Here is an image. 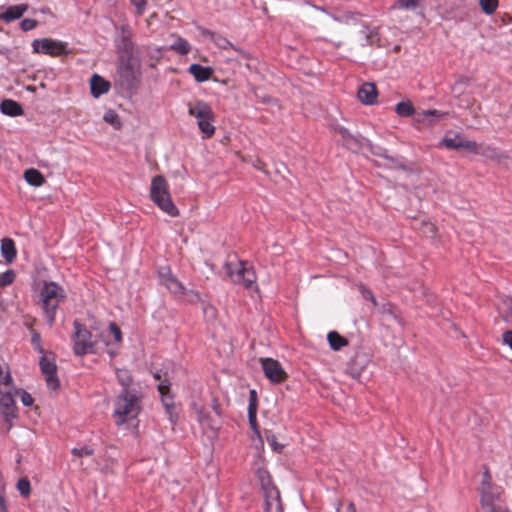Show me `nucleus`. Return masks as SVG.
<instances>
[{
  "label": "nucleus",
  "mask_w": 512,
  "mask_h": 512,
  "mask_svg": "<svg viewBox=\"0 0 512 512\" xmlns=\"http://www.w3.org/2000/svg\"><path fill=\"white\" fill-rule=\"evenodd\" d=\"M0 388H3L4 390H8V389H11V388H15L12 383H13V379H12V376L10 374V371L7 370L5 374H3L2 377H0Z\"/></svg>",
  "instance_id": "43"
},
{
  "label": "nucleus",
  "mask_w": 512,
  "mask_h": 512,
  "mask_svg": "<svg viewBox=\"0 0 512 512\" xmlns=\"http://www.w3.org/2000/svg\"><path fill=\"white\" fill-rule=\"evenodd\" d=\"M397 5L405 10H414L418 6V0H398Z\"/></svg>",
  "instance_id": "47"
},
{
  "label": "nucleus",
  "mask_w": 512,
  "mask_h": 512,
  "mask_svg": "<svg viewBox=\"0 0 512 512\" xmlns=\"http://www.w3.org/2000/svg\"><path fill=\"white\" fill-rule=\"evenodd\" d=\"M115 376L121 389H141L139 386L133 384V376L128 369L116 368Z\"/></svg>",
  "instance_id": "18"
},
{
  "label": "nucleus",
  "mask_w": 512,
  "mask_h": 512,
  "mask_svg": "<svg viewBox=\"0 0 512 512\" xmlns=\"http://www.w3.org/2000/svg\"><path fill=\"white\" fill-rule=\"evenodd\" d=\"M13 391H14L15 397L20 396V400L24 406L29 407V406L33 405L34 400H33L32 396L27 391H25L23 389H18V388H13Z\"/></svg>",
  "instance_id": "36"
},
{
  "label": "nucleus",
  "mask_w": 512,
  "mask_h": 512,
  "mask_svg": "<svg viewBox=\"0 0 512 512\" xmlns=\"http://www.w3.org/2000/svg\"><path fill=\"white\" fill-rule=\"evenodd\" d=\"M346 509L347 512H357L356 506L353 502H349Z\"/></svg>",
  "instance_id": "58"
},
{
  "label": "nucleus",
  "mask_w": 512,
  "mask_h": 512,
  "mask_svg": "<svg viewBox=\"0 0 512 512\" xmlns=\"http://www.w3.org/2000/svg\"><path fill=\"white\" fill-rule=\"evenodd\" d=\"M427 228L430 230V231H433V225L431 223L429 224H426Z\"/></svg>",
  "instance_id": "62"
},
{
  "label": "nucleus",
  "mask_w": 512,
  "mask_h": 512,
  "mask_svg": "<svg viewBox=\"0 0 512 512\" xmlns=\"http://www.w3.org/2000/svg\"><path fill=\"white\" fill-rule=\"evenodd\" d=\"M358 98L365 105H372L377 99V89L373 83H364L358 89Z\"/></svg>",
  "instance_id": "17"
},
{
  "label": "nucleus",
  "mask_w": 512,
  "mask_h": 512,
  "mask_svg": "<svg viewBox=\"0 0 512 512\" xmlns=\"http://www.w3.org/2000/svg\"><path fill=\"white\" fill-rule=\"evenodd\" d=\"M248 421L250 428L254 432V434L257 437H260V430L257 423V405L255 404V401L252 400L250 403H248Z\"/></svg>",
  "instance_id": "25"
},
{
  "label": "nucleus",
  "mask_w": 512,
  "mask_h": 512,
  "mask_svg": "<svg viewBox=\"0 0 512 512\" xmlns=\"http://www.w3.org/2000/svg\"><path fill=\"white\" fill-rule=\"evenodd\" d=\"M37 21L31 18H25L20 22V27L23 31H30L36 28Z\"/></svg>",
  "instance_id": "48"
},
{
  "label": "nucleus",
  "mask_w": 512,
  "mask_h": 512,
  "mask_svg": "<svg viewBox=\"0 0 512 512\" xmlns=\"http://www.w3.org/2000/svg\"><path fill=\"white\" fill-rule=\"evenodd\" d=\"M120 84L129 91L137 89L141 80L140 64L131 59L121 62L118 67Z\"/></svg>",
  "instance_id": "6"
},
{
  "label": "nucleus",
  "mask_w": 512,
  "mask_h": 512,
  "mask_svg": "<svg viewBox=\"0 0 512 512\" xmlns=\"http://www.w3.org/2000/svg\"><path fill=\"white\" fill-rule=\"evenodd\" d=\"M265 437H266L267 443L269 444V446L272 448L273 451L278 452V453H280L282 451L284 446L277 442L276 437L272 432L266 431Z\"/></svg>",
  "instance_id": "39"
},
{
  "label": "nucleus",
  "mask_w": 512,
  "mask_h": 512,
  "mask_svg": "<svg viewBox=\"0 0 512 512\" xmlns=\"http://www.w3.org/2000/svg\"><path fill=\"white\" fill-rule=\"evenodd\" d=\"M142 389H120L114 400L112 416L115 424L122 426L135 420L142 410Z\"/></svg>",
  "instance_id": "1"
},
{
  "label": "nucleus",
  "mask_w": 512,
  "mask_h": 512,
  "mask_svg": "<svg viewBox=\"0 0 512 512\" xmlns=\"http://www.w3.org/2000/svg\"><path fill=\"white\" fill-rule=\"evenodd\" d=\"M261 366L264 375L272 383H281L287 377V373L284 371L280 362L273 358H262Z\"/></svg>",
  "instance_id": "10"
},
{
  "label": "nucleus",
  "mask_w": 512,
  "mask_h": 512,
  "mask_svg": "<svg viewBox=\"0 0 512 512\" xmlns=\"http://www.w3.org/2000/svg\"><path fill=\"white\" fill-rule=\"evenodd\" d=\"M72 454L77 457L90 456L93 454V449L88 446L74 447L71 450Z\"/></svg>",
  "instance_id": "44"
},
{
  "label": "nucleus",
  "mask_w": 512,
  "mask_h": 512,
  "mask_svg": "<svg viewBox=\"0 0 512 512\" xmlns=\"http://www.w3.org/2000/svg\"><path fill=\"white\" fill-rule=\"evenodd\" d=\"M188 71L197 82H205L209 80L213 74L211 67L202 66L200 64H191Z\"/></svg>",
  "instance_id": "20"
},
{
  "label": "nucleus",
  "mask_w": 512,
  "mask_h": 512,
  "mask_svg": "<svg viewBox=\"0 0 512 512\" xmlns=\"http://www.w3.org/2000/svg\"><path fill=\"white\" fill-rule=\"evenodd\" d=\"M1 254L7 263H12L15 260L17 256V251L15 243L11 238L2 239Z\"/></svg>",
  "instance_id": "21"
},
{
  "label": "nucleus",
  "mask_w": 512,
  "mask_h": 512,
  "mask_svg": "<svg viewBox=\"0 0 512 512\" xmlns=\"http://www.w3.org/2000/svg\"><path fill=\"white\" fill-rule=\"evenodd\" d=\"M479 5L486 15H491L497 10L499 0H479Z\"/></svg>",
  "instance_id": "31"
},
{
  "label": "nucleus",
  "mask_w": 512,
  "mask_h": 512,
  "mask_svg": "<svg viewBox=\"0 0 512 512\" xmlns=\"http://www.w3.org/2000/svg\"><path fill=\"white\" fill-rule=\"evenodd\" d=\"M109 331L117 343H120L122 341V332L116 323H114V322L109 323Z\"/></svg>",
  "instance_id": "46"
},
{
  "label": "nucleus",
  "mask_w": 512,
  "mask_h": 512,
  "mask_svg": "<svg viewBox=\"0 0 512 512\" xmlns=\"http://www.w3.org/2000/svg\"><path fill=\"white\" fill-rule=\"evenodd\" d=\"M484 512H510L507 509H503L501 507H491V509H486Z\"/></svg>",
  "instance_id": "56"
},
{
  "label": "nucleus",
  "mask_w": 512,
  "mask_h": 512,
  "mask_svg": "<svg viewBox=\"0 0 512 512\" xmlns=\"http://www.w3.org/2000/svg\"><path fill=\"white\" fill-rule=\"evenodd\" d=\"M171 382L168 379H163L158 384V391L162 393H170Z\"/></svg>",
  "instance_id": "50"
},
{
  "label": "nucleus",
  "mask_w": 512,
  "mask_h": 512,
  "mask_svg": "<svg viewBox=\"0 0 512 512\" xmlns=\"http://www.w3.org/2000/svg\"><path fill=\"white\" fill-rule=\"evenodd\" d=\"M0 110L3 114L8 116H20L23 114V109L21 105L11 99H5L0 104Z\"/></svg>",
  "instance_id": "22"
},
{
  "label": "nucleus",
  "mask_w": 512,
  "mask_h": 512,
  "mask_svg": "<svg viewBox=\"0 0 512 512\" xmlns=\"http://www.w3.org/2000/svg\"><path fill=\"white\" fill-rule=\"evenodd\" d=\"M151 200L165 213L171 217L179 214L170 194H149Z\"/></svg>",
  "instance_id": "15"
},
{
  "label": "nucleus",
  "mask_w": 512,
  "mask_h": 512,
  "mask_svg": "<svg viewBox=\"0 0 512 512\" xmlns=\"http://www.w3.org/2000/svg\"><path fill=\"white\" fill-rule=\"evenodd\" d=\"M447 113L445 112H441V111H438V110H435V109H432V110H426L423 112V115L428 117V116H437V117H443L445 116Z\"/></svg>",
  "instance_id": "54"
},
{
  "label": "nucleus",
  "mask_w": 512,
  "mask_h": 512,
  "mask_svg": "<svg viewBox=\"0 0 512 512\" xmlns=\"http://www.w3.org/2000/svg\"><path fill=\"white\" fill-rule=\"evenodd\" d=\"M266 512H283L280 492L274 485L263 488Z\"/></svg>",
  "instance_id": "13"
},
{
  "label": "nucleus",
  "mask_w": 512,
  "mask_h": 512,
  "mask_svg": "<svg viewBox=\"0 0 512 512\" xmlns=\"http://www.w3.org/2000/svg\"><path fill=\"white\" fill-rule=\"evenodd\" d=\"M16 487L21 496L25 498L29 497L31 493V484L27 478H20L17 482Z\"/></svg>",
  "instance_id": "34"
},
{
  "label": "nucleus",
  "mask_w": 512,
  "mask_h": 512,
  "mask_svg": "<svg viewBox=\"0 0 512 512\" xmlns=\"http://www.w3.org/2000/svg\"><path fill=\"white\" fill-rule=\"evenodd\" d=\"M360 34L362 35V37L364 38V41L362 44H373L374 41H375V37L377 35V32L375 31V29L373 30H370L368 28H364Z\"/></svg>",
  "instance_id": "42"
},
{
  "label": "nucleus",
  "mask_w": 512,
  "mask_h": 512,
  "mask_svg": "<svg viewBox=\"0 0 512 512\" xmlns=\"http://www.w3.org/2000/svg\"><path fill=\"white\" fill-rule=\"evenodd\" d=\"M395 111L400 117H409L414 114L415 109L410 101H402L396 105Z\"/></svg>",
  "instance_id": "30"
},
{
  "label": "nucleus",
  "mask_w": 512,
  "mask_h": 512,
  "mask_svg": "<svg viewBox=\"0 0 512 512\" xmlns=\"http://www.w3.org/2000/svg\"><path fill=\"white\" fill-rule=\"evenodd\" d=\"M188 114L194 117L203 139L211 138L216 131L215 114L212 107L203 100H196L187 104Z\"/></svg>",
  "instance_id": "4"
},
{
  "label": "nucleus",
  "mask_w": 512,
  "mask_h": 512,
  "mask_svg": "<svg viewBox=\"0 0 512 512\" xmlns=\"http://www.w3.org/2000/svg\"><path fill=\"white\" fill-rule=\"evenodd\" d=\"M31 344L35 351L44 354V349L41 345V336L37 331H32L31 333Z\"/></svg>",
  "instance_id": "41"
},
{
  "label": "nucleus",
  "mask_w": 512,
  "mask_h": 512,
  "mask_svg": "<svg viewBox=\"0 0 512 512\" xmlns=\"http://www.w3.org/2000/svg\"><path fill=\"white\" fill-rule=\"evenodd\" d=\"M161 403L163 408H169V405H175L173 395L171 393H162Z\"/></svg>",
  "instance_id": "49"
},
{
  "label": "nucleus",
  "mask_w": 512,
  "mask_h": 512,
  "mask_svg": "<svg viewBox=\"0 0 512 512\" xmlns=\"http://www.w3.org/2000/svg\"><path fill=\"white\" fill-rule=\"evenodd\" d=\"M28 9L27 4H18L9 6L5 12L0 14V20L5 22H11L13 20L19 19Z\"/></svg>",
  "instance_id": "19"
},
{
  "label": "nucleus",
  "mask_w": 512,
  "mask_h": 512,
  "mask_svg": "<svg viewBox=\"0 0 512 512\" xmlns=\"http://www.w3.org/2000/svg\"><path fill=\"white\" fill-rule=\"evenodd\" d=\"M336 132L341 136L344 145L349 149H354L358 146V140L346 128L337 127Z\"/></svg>",
  "instance_id": "27"
},
{
  "label": "nucleus",
  "mask_w": 512,
  "mask_h": 512,
  "mask_svg": "<svg viewBox=\"0 0 512 512\" xmlns=\"http://www.w3.org/2000/svg\"><path fill=\"white\" fill-rule=\"evenodd\" d=\"M491 484H493V482H492L490 472L488 469H485V471L483 472V477H482V482H481L480 487L489 486Z\"/></svg>",
  "instance_id": "52"
},
{
  "label": "nucleus",
  "mask_w": 512,
  "mask_h": 512,
  "mask_svg": "<svg viewBox=\"0 0 512 512\" xmlns=\"http://www.w3.org/2000/svg\"><path fill=\"white\" fill-rule=\"evenodd\" d=\"M174 37L173 43L169 46V49L180 54L187 55L191 50L190 43L179 35H172Z\"/></svg>",
  "instance_id": "23"
},
{
  "label": "nucleus",
  "mask_w": 512,
  "mask_h": 512,
  "mask_svg": "<svg viewBox=\"0 0 512 512\" xmlns=\"http://www.w3.org/2000/svg\"><path fill=\"white\" fill-rule=\"evenodd\" d=\"M254 400L255 401V404L257 405V399H256V391L253 389V390H250V397H249V403Z\"/></svg>",
  "instance_id": "59"
},
{
  "label": "nucleus",
  "mask_w": 512,
  "mask_h": 512,
  "mask_svg": "<svg viewBox=\"0 0 512 512\" xmlns=\"http://www.w3.org/2000/svg\"><path fill=\"white\" fill-rule=\"evenodd\" d=\"M103 119L112 125L115 129H119L121 127V121L118 114L114 110H107L103 116Z\"/></svg>",
  "instance_id": "32"
},
{
  "label": "nucleus",
  "mask_w": 512,
  "mask_h": 512,
  "mask_svg": "<svg viewBox=\"0 0 512 512\" xmlns=\"http://www.w3.org/2000/svg\"><path fill=\"white\" fill-rule=\"evenodd\" d=\"M460 149L466 150L473 154H480L482 152V145L475 141L467 140L464 138Z\"/></svg>",
  "instance_id": "33"
},
{
  "label": "nucleus",
  "mask_w": 512,
  "mask_h": 512,
  "mask_svg": "<svg viewBox=\"0 0 512 512\" xmlns=\"http://www.w3.org/2000/svg\"><path fill=\"white\" fill-rule=\"evenodd\" d=\"M327 340L332 350L339 351L343 347L348 345V341L345 337L341 336L336 331H330L327 334Z\"/></svg>",
  "instance_id": "24"
},
{
  "label": "nucleus",
  "mask_w": 512,
  "mask_h": 512,
  "mask_svg": "<svg viewBox=\"0 0 512 512\" xmlns=\"http://www.w3.org/2000/svg\"><path fill=\"white\" fill-rule=\"evenodd\" d=\"M111 84L98 74H93L90 79V90L94 98H99L110 90Z\"/></svg>",
  "instance_id": "16"
},
{
  "label": "nucleus",
  "mask_w": 512,
  "mask_h": 512,
  "mask_svg": "<svg viewBox=\"0 0 512 512\" xmlns=\"http://www.w3.org/2000/svg\"><path fill=\"white\" fill-rule=\"evenodd\" d=\"M34 53L50 56H60L66 53V44L51 38H39L32 42Z\"/></svg>",
  "instance_id": "8"
},
{
  "label": "nucleus",
  "mask_w": 512,
  "mask_h": 512,
  "mask_svg": "<svg viewBox=\"0 0 512 512\" xmlns=\"http://www.w3.org/2000/svg\"><path fill=\"white\" fill-rule=\"evenodd\" d=\"M4 374V370H3V367L2 365L0 364V377H2Z\"/></svg>",
  "instance_id": "63"
},
{
  "label": "nucleus",
  "mask_w": 512,
  "mask_h": 512,
  "mask_svg": "<svg viewBox=\"0 0 512 512\" xmlns=\"http://www.w3.org/2000/svg\"><path fill=\"white\" fill-rule=\"evenodd\" d=\"M108 354L110 355L111 358H113V357H115L117 355V351L109 349L108 350Z\"/></svg>",
  "instance_id": "61"
},
{
  "label": "nucleus",
  "mask_w": 512,
  "mask_h": 512,
  "mask_svg": "<svg viewBox=\"0 0 512 512\" xmlns=\"http://www.w3.org/2000/svg\"><path fill=\"white\" fill-rule=\"evenodd\" d=\"M165 414L168 417V420L172 427H175L178 423L179 413L176 408V405H169V408H164Z\"/></svg>",
  "instance_id": "38"
},
{
  "label": "nucleus",
  "mask_w": 512,
  "mask_h": 512,
  "mask_svg": "<svg viewBox=\"0 0 512 512\" xmlns=\"http://www.w3.org/2000/svg\"><path fill=\"white\" fill-rule=\"evenodd\" d=\"M130 3L135 7L137 16L144 14L147 7V0H129Z\"/></svg>",
  "instance_id": "45"
},
{
  "label": "nucleus",
  "mask_w": 512,
  "mask_h": 512,
  "mask_svg": "<svg viewBox=\"0 0 512 512\" xmlns=\"http://www.w3.org/2000/svg\"><path fill=\"white\" fill-rule=\"evenodd\" d=\"M160 284L164 285L170 293L180 297L183 301L196 304L204 303L202 295L194 289H187L178 278L172 274L169 267H161L158 271Z\"/></svg>",
  "instance_id": "3"
},
{
  "label": "nucleus",
  "mask_w": 512,
  "mask_h": 512,
  "mask_svg": "<svg viewBox=\"0 0 512 512\" xmlns=\"http://www.w3.org/2000/svg\"><path fill=\"white\" fill-rule=\"evenodd\" d=\"M330 16L334 21H337V22H348L349 19L353 18V15L351 13H346L343 15L330 14Z\"/></svg>",
  "instance_id": "51"
},
{
  "label": "nucleus",
  "mask_w": 512,
  "mask_h": 512,
  "mask_svg": "<svg viewBox=\"0 0 512 512\" xmlns=\"http://www.w3.org/2000/svg\"><path fill=\"white\" fill-rule=\"evenodd\" d=\"M479 492L482 507L486 510L495 507V502L501 500L504 490L501 486L493 483L489 486L480 487Z\"/></svg>",
  "instance_id": "12"
},
{
  "label": "nucleus",
  "mask_w": 512,
  "mask_h": 512,
  "mask_svg": "<svg viewBox=\"0 0 512 512\" xmlns=\"http://www.w3.org/2000/svg\"><path fill=\"white\" fill-rule=\"evenodd\" d=\"M166 190L167 185L163 177L156 176L155 178H153L150 192H166Z\"/></svg>",
  "instance_id": "35"
},
{
  "label": "nucleus",
  "mask_w": 512,
  "mask_h": 512,
  "mask_svg": "<svg viewBox=\"0 0 512 512\" xmlns=\"http://www.w3.org/2000/svg\"><path fill=\"white\" fill-rule=\"evenodd\" d=\"M227 273L236 283H242L245 287L250 288L255 284L257 277L253 268L245 267L242 263L236 268V271L232 269L231 264L226 265Z\"/></svg>",
  "instance_id": "9"
},
{
  "label": "nucleus",
  "mask_w": 512,
  "mask_h": 512,
  "mask_svg": "<svg viewBox=\"0 0 512 512\" xmlns=\"http://www.w3.org/2000/svg\"><path fill=\"white\" fill-rule=\"evenodd\" d=\"M204 35H207L209 39L221 49L234 48L233 44L228 39L215 32L207 30L204 32Z\"/></svg>",
  "instance_id": "28"
},
{
  "label": "nucleus",
  "mask_w": 512,
  "mask_h": 512,
  "mask_svg": "<svg viewBox=\"0 0 512 512\" xmlns=\"http://www.w3.org/2000/svg\"><path fill=\"white\" fill-rule=\"evenodd\" d=\"M463 137L460 134H455L452 137L445 136L438 144V147H445L450 150H459L461 148Z\"/></svg>",
  "instance_id": "26"
},
{
  "label": "nucleus",
  "mask_w": 512,
  "mask_h": 512,
  "mask_svg": "<svg viewBox=\"0 0 512 512\" xmlns=\"http://www.w3.org/2000/svg\"><path fill=\"white\" fill-rule=\"evenodd\" d=\"M213 410H214V412L216 413V415H217L218 417H220V416H221V410H220V408H219V405H218L217 401H214V404H213Z\"/></svg>",
  "instance_id": "57"
},
{
  "label": "nucleus",
  "mask_w": 512,
  "mask_h": 512,
  "mask_svg": "<svg viewBox=\"0 0 512 512\" xmlns=\"http://www.w3.org/2000/svg\"><path fill=\"white\" fill-rule=\"evenodd\" d=\"M154 377H155L156 379H160V374H159V373H155V374H154Z\"/></svg>",
  "instance_id": "64"
},
{
  "label": "nucleus",
  "mask_w": 512,
  "mask_h": 512,
  "mask_svg": "<svg viewBox=\"0 0 512 512\" xmlns=\"http://www.w3.org/2000/svg\"><path fill=\"white\" fill-rule=\"evenodd\" d=\"M39 365L41 372L45 375L48 388L56 390L59 387V380L57 377V366L54 359L42 354Z\"/></svg>",
  "instance_id": "11"
},
{
  "label": "nucleus",
  "mask_w": 512,
  "mask_h": 512,
  "mask_svg": "<svg viewBox=\"0 0 512 512\" xmlns=\"http://www.w3.org/2000/svg\"><path fill=\"white\" fill-rule=\"evenodd\" d=\"M0 506L2 507V509L4 510L3 512H7L6 508H5V500H4V497L0 495Z\"/></svg>",
  "instance_id": "60"
},
{
  "label": "nucleus",
  "mask_w": 512,
  "mask_h": 512,
  "mask_svg": "<svg viewBox=\"0 0 512 512\" xmlns=\"http://www.w3.org/2000/svg\"><path fill=\"white\" fill-rule=\"evenodd\" d=\"M362 294H363L364 298L369 299L374 304H376V299H375L373 293L369 289H366V288L363 287L362 288Z\"/></svg>",
  "instance_id": "55"
},
{
  "label": "nucleus",
  "mask_w": 512,
  "mask_h": 512,
  "mask_svg": "<svg viewBox=\"0 0 512 512\" xmlns=\"http://www.w3.org/2000/svg\"><path fill=\"white\" fill-rule=\"evenodd\" d=\"M39 298L44 317L51 327L55 322L56 312L60 303L66 299L65 290L54 281H46L40 289Z\"/></svg>",
  "instance_id": "2"
},
{
  "label": "nucleus",
  "mask_w": 512,
  "mask_h": 512,
  "mask_svg": "<svg viewBox=\"0 0 512 512\" xmlns=\"http://www.w3.org/2000/svg\"><path fill=\"white\" fill-rule=\"evenodd\" d=\"M25 180L32 186H40L43 181V175L36 169L31 168L25 171L24 173Z\"/></svg>",
  "instance_id": "29"
},
{
  "label": "nucleus",
  "mask_w": 512,
  "mask_h": 512,
  "mask_svg": "<svg viewBox=\"0 0 512 512\" xmlns=\"http://www.w3.org/2000/svg\"><path fill=\"white\" fill-rule=\"evenodd\" d=\"M193 409L196 413L197 421L203 428L210 429L214 433L220 429V422L214 419L203 406L193 403Z\"/></svg>",
  "instance_id": "14"
},
{
  "label": "nucleus",
  "mask_w": 512,
  "mask_h": 512,
  "mask_svg": "<svg viewBox=\"0 0 512 512\" xmlns=\"http://www.w3.org/2000/svg\"><path fill=\"white\" fill-rule=\"evenodd\" d=\"M0 414L7 425V431H9L13 427V421L18 418L13 388L8 390L0 388Z\"/></svg>",
  "instance_id": "7"
},
{
  "label": "nucleus",
  "mask_w": 512,
  "mask_h": 512,
  "mask_svg": "<svg viewBox=\"0 0 512 512\" xmlns=\"http://www.w3.org/2000/svg\"><path fill=\"white\" fill-rule=\"evenodd\" d=\"M73 329L71 336L73 353L80 357L93 353L96 341L93 340L91 331L78 320L73 322Z\"/></svg>",
  "instance_id": "5"
},
{
  "label": "nucleus",
  "mask_w": 512,
  "mask_h": 512,
  "mask_svg": "<svg viewBox=\"0 0 512 512\" xmlns=\"http://www.w3.org/2000/svg\"><path fill=\"white\" fill-rule=\"evenodd\" d=\"M16 274L14 270L8 269L0 274V287H6L12 284L15 280Z\"/></svg>",
  "instance_id": "37"
},
{
  "label": "nucleus",
  "mask_w": 512,
  "mask_h": 512,
  "mask_svg": "<svg viewBox=\"0 0 512 512\" xmlns=\"http://www.w3.org/2000/svg\"><path fill=\"white\" fill-rule=\"evenodd\" d=\"M257 477H258V480L260 481L262 489L268 487V485H273L272 484V480H271V476H270V474H269V472L267 470H265V469H258L257 470Z\"/></svg>",
  "instance_id": "40"
},
{
  "label": "nucleus",
  "mask_w": 512,
  "mask_h": 512,
  "mask_svg": "<svg viewBox=\"0 0 512 512\" xmlns=\"http://www.w3.org/2000/svg\"><path fill=\"white\" fill-rule=\"evenodd\" d=\"M503 342L512 349V329L503 333Z\"/></svg>",
  "instance_id": "53"
}]
</instances>
